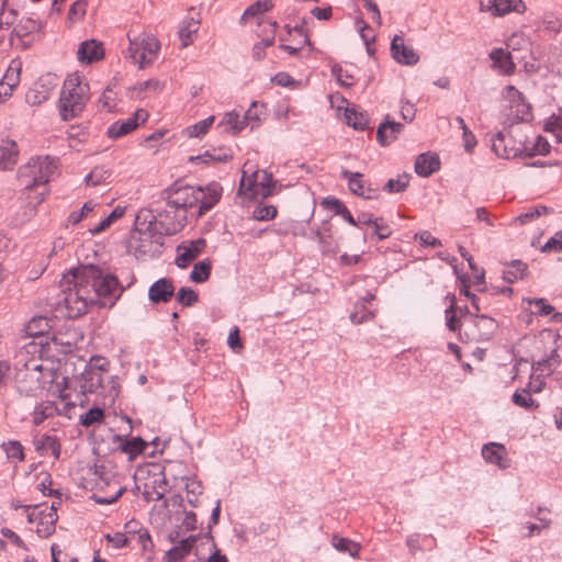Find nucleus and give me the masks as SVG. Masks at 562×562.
<instances>
[{"mask_svg":"<svg viewBox=\"0 0 562 562\" xmlns=\"http://www.w3.org/2000/svg\"><path fill=\"white\" fill-rule=\"evenodd\" d=\"M36 345H29L21 348L14 358L15 384L20 394L35 396L46 383H52L54 373L43 366L40 357H36Z\"/></svg>","mask_w":562,"mask_h":562,"instance_id":"1","label":"nucleus"},{"mask_svg":"<svg viewBox=\"0 0 562 562\" xmlns=\"http://www.w3.org/2000/svg\"><path fill=\"white\" fill-rule=\"evenodd\" d=\"M222 191L217 182H211L205 188L175 182L164 191V199L175 209L198 207L196 216L200 217L220 201Z\"/></svg>","mask_w":562,"mask_h":562,"instance_id":"2","label":"nucleus"},{"mask_svg":"<svg viewBox=\"0 0 562 562\" xmlns=\"http://www.w3.org/2000/svg\"><path fill=\"white\" fill-rule=\"evenodd\" d=\"M60 293L56 301V308L65 317L77 318L85 314L89 304L94 302L90 284L86 283L81 270H76L64 278Z\"/></svg>","mask_w":562,"mask_h":562,"instance_id":"3","label":"nucleus"},{"mask_svg":"<svg viewBox=\"0 0 562 562\" xmlns=\"http://www.w3.org/2000/svg\"><path fill=\"white\" fill-rule=\"evenodd\" d=\"M89 99V85L78 74H70L64 81L59 98V112L64 121L79 115Z\"/></svg>","mask_w":562,"mask_h":562,"instance_id":"4","label":"nucleus"},{"mask_svg":"<svg viewBox=\"0 0 562 562\" xmlns=\"http://www.w3.org/2000/svg\"><path fill=\"white\" fill-rule=\"evenodd\" d=\"M57 169V161L49 156L35 157L18 171V179L24 187L25 193L38 192L37 189L42 187L45 192V184L49 181L50 176Z\"/></svg>","mask_w":562,"mask_h":562,"instance_id":"5","label":"nucleus"},{"mask_svg":"<svg viewBox=\"0 0 562 562\" xmlns=\"http://www.w3.org/2000/svg\"><path fill=\"white\" fill-rule=\"evenodd\" d=\"M80 270L82 276H85L86 283L90 284L94 300L100 297L113 301L121 295L123 289L120 286L119 280L115 276L111 273H103L94 266H87Z\"/></svg>","mask_w":562,"mask_h":562,"instance_id":"6","label":"nucleus"},{"mask_svg":"<svg viewBox=\"0 0 562 562\" xmlns=\"http://www.w3.org/2000/svg\"><path fill=\"white\" fill-rule=\"evenodd\" d=\"M528 148L527 135L520 130H503L492 138V149L501 158L522 156Z\"/></svg>","mask_w":562,"mask_h":562,"instance_id":"7","label":"nucleus"},{"mask_svg":"<svg viewBox=\"0 0 562 562\" xmlns=\"http://www.w3.org/2000/svg\"><path fill=\"white\" fill-rule=\"evenodd\" d=\"M465 312L462 321L464 340L474 342L491 340L498 327L497 322L484 314L470 313L468 307Z\"/></svg>","mask_w":562,"mask_h":562,"instance_id":"8","label":"nucleus"},{"mask_svg":"<svg viewBox=\"0 0 562 562\" xmlns=\"http://www.w3.org/2000/svg\"><path fill=\"white\" fill-rule=\"evenodd\" d=\"M248 164L244 165L243 176L240 179L239 191H244L249 196L268 198L272 194V173L266 170L252 171L248 175Z\"/></svg>","mask_w":562,"mask_h":562,"instance_id":"9","label":"nucleus"},{"mask_svg":"<svg viewBox=\"0 0 562 562\" xmlns=\"http://www.w3.org/2000/svg\"><path fill=\"white\" fill-rule=\"evenodd\" d=\"M159 42L153 35H143L130 41V57L139 68H144L156 58L159 50Z\"/></svg>","mask_w":562,"mask_h":562,"instance_id":"10","label":"nucleus"},{"mask_svg":"<svg viewBox=\"0 0 562 562\" xmlns=\"http://www.w3.org/2000/svg\"><path fill=\"white\" fill-rule=\"evenodd\" d=\"M482 11L491 12L494 16H504L512 12L521 14L526 11L522 0H480Z\"/></svg>","mask_w":562,"mask_h":562,"instance_id":"11","label":"nucleus"},{"mask_svg":"<svg viewBox=\"0 0 562 562\" xmlns=\"http://www.w3.org/2000/svg\"><path fill=\"white\" fill-rule=\"evenodd\" d=\"M148 119V113L144 109L137 110L131 117L124 121H117L109 126L108 136L110 138H119L132 133L138 127L140 123H145Z\"/></svg>","mask_w":562,"mask_h":562,"instance_id":"12","label":"nucleus"},{"mask_svg":"<svg viewBox=\"0 0 562 562\" xmlns=\"http://www.w3.org/2000/svg\"><path fill=\"white\" fill-rule=\"evenodd\" d=\"M503 95L512 109L515 120L526 121L530 116V105L526 102L522 93L514 86H507Z\"/></svg>","mask_w":562,"mask_h":562,"instance_id":"13","label":"nucleus"},{"mask_svg":"<svg viewBox=\"0 0 562 562\" xmlns=\"http://www.w3.org/2000/svg\"><path fill=\"white\" fill-rule=\"evenodd\" d=\"M56 87L54 78L46 76L40 78L25 94V101L31 106H37L47 101L53 89Z\"/></svg>","mask_w":562,"mask_h":562,"instance_id":"14","label":"nucleus"},{"mask_svg":"<svg viewBox=\"0 0 562 562\" xmlns=\"http://www.w3.org/2000/svg\"><path fill=\"white\" fill-rule=\"evenodd\" d=\"M181 465L180 463L170 462L167 467L164 468V472L171 471L175 467ZM149 485L146 484V490L144 492V497L146 501H160L168 492V483L165 476V473H160L158 475H154Z\"/></svg>","mask_w":562,"mask_h":562,"instance_id":"15","label":"nucleus"},{"mask_svg":"<svg viewBox=\"0 0 562 562\" xmlns=\"http://www.w3.org/2000/svg\"><path fill=\"white\" fill-rule=\"evenodd\" d=\"M392 57L398 63L413 66L418 63L419 55L409 46L404 44V40L395 35L391 42Z\"/></svg>","mask_w":562,"mask_h":562,"instance_id":"16","label":"nucleus"},{"mask_svg":"<svg viewBox=\"0 0 562 562\" xmlns=\"http://www.w3.org/2000/svg\"><path fill=\"white\" fill-rule=\"evenodd\" d=\"M205 245L206 243L202 238L179 245L177 248L178 256L176 258V265L179 268H186L203 251Z\"/></svg>","mask_w":562,"mask_h":562,"instance_id":"17","label":"nucleus"},{"mask_svg":"<svg viewBox=\"0 0 562 562\" xmlns=\"http://www.w3.org/2000/svg\"><path fill=\"white\" fill-rule=\"evenodd\" d=\"M175 295V285L170 279L161 278L154 282L148 290L149 300L157 303H167Z\"/></svg>","mask_w":562,"mask_h":562,"instance_id":"18","label":"nucleus"},{"mask_svg":"<svg viewBox=\"0 0 562 562\" xmlns=\"http://www.w3.org/2000/svg\"><path fill=\"white\" fill-rule=\"evenodd\" d=\"M104 372L102 368H88L81 374V392L82 393H98L104 389L103 386Z\"/></svg>","mask_w":562,"mask_h":562,"instance_id":"19","label":"nucleus"},{"mask_svg":"<svg viewBox=\"0 0 562 562\" xmlns=\"http://www.w3.org/2000/svg\"><path fill=\"white\" fill-rule=\"evenodd\" d=\"M104 55L103 46L95 40H89L80 44L77 56L79 61L91 64L101 59Z\"/></svg>","mask_w":562,"mask_h":562,"instance_id":"20","label":"nucleus"},{"mask_svg":"<svg viewBox=\"0 0 562 562\" xmlns=\"http://www.w3.org/2000/svg\"><path fill=\"white\" fill-rule=\"evenodd\" d=\"M403 128V124L391 121L390 116L386 115L384 122H382L376 131V139L382 146L390 145L394 142Z\"/></svg>","mask_w":562,"mask_h":562,"instance_id":"21","label":"nucleus"},{"mask_svg":"<svg viewBox=\"0 0 562 562\" xmlns=\"http://www.w3.org/2000/svg\"><path fill=\"white\" fill-rule=\"evenodd\" d=\"M38 522L36 532L41 538H47L54 533L58 515L55 513L54 507L38 512Z\"/></svg>","mask_w":562,"mask_h":562,"instance_id":"22","label":"nucleus"},{"mask_svg":"<svg viewBox=\"0 0 562 562\" xmlns=\"http://www.w3.org/2000/svg\"><path fill=\"white\" fill-rule=\"evenodd\" d=\"M506 449L499 443H487L482 448L483 458L490 462L498 465L501 469L508 467V459L506 458Z\"/></svg>","mask_w":562,"mask_h":562,"instance_id":"23","label":"nucleus"},{"mask_svg":"<svg viewBox=\"0 0 562 562\" xmlns=\"http://www.w3.org/2000/svg\"><path fill=\"white\" fill-rule=\"evenodd\" d=\"M34 447L41 456L50 452L56 460L60 457V442L56 436L46 434L37 436L34 439Z\"/></svg>","mask_w":562,"mask_h":562,"instance_id":"24","label":"nucleus"},{"mask_svg":"<svg viewBox=\"0 0 562 562\" xmlns=\"http://www.w3.org/2000/svg\"><path fill=\"white\" fill-rule=\"evenodd\" d=\"M440 168V160L436 154H420L415 161V171L420 177H429Z\"/></svg>","mask_w":562,"mask_h":562,"instance_id":"25","label":"nucleus"},{"mask_svg":"<svg viewBox=\"0 0 562 562\" xmlns=\"http://www.w3.org/2000/svg\"><path fill=\"white\" fill-rule=\"evenodd\" d=\"M200 26V20L193 16H186L179 25V37L181 40L182 47H187L193 43L195 34Z\"/></svg>","mask_w":562,"mask_h":562,"instance_id":"26","label":"nucleus"},{"mask_svg":"<svg viewBox=\"0 0 562 562\" xmlns=\"http://www.w3.org/2000/svg\"><path fill=\"white\" fill-rule=\"evenodd\" d=\"M19 151L15 142H5L0 146V169L10 170L18 162Z\"/></svg>","mask_w":562,"mask_h":562,"instance_id":"27","label":"nucleus"},{"mask_svg":"<svg viewBox=\"0 0 562 562\" xmlns=\"http://www.w3.org/2000/svg\"><path fill=\"white\" fill-rule=\"evenodd\" d=\"M194 541L195 538L192 536L182 539L178 546H175L166 553L164 562L181 561L191 551Z\"/></svg>","mask_w":562,"mask_h":562,"instance_id":"28","label":"nucleus"},{"mask_svg":"<svg viewBox=\"0 0 562 562\" xmlns=\"http://www.w3.org/2000/svg\"><path fill=\"white\" fill-rule=\"evenodd\" d=\"M491 59L496 68H498L504 75H510L515 70V64L512 60L509 53L502 48H496L491 53Z\"/></svg>","mask_w":562,"mask_h":562,"instance_id":"29","label":"nucleus"},{"mask_svg":"<svg viewBox=\"0 0 562 562\" xmlns=\"http://www.w3.org/2000/svg\"><path fill=\"white\" fill-rule=\"evenodd\" d=\"M257 24L258 29L256 33L259 37H261L263 47L272 45L278 27L277 22L259 18Z\"/></svg>","mask_w":562,"mask_h":562,"instance_id":"30","label":"nucleus"},{"mask_svg":"<svg viewBox=\"0 0 562 562\" xmlns=\"http://www.w3.org/2000/svg\"><path fill=\"white\" fill-rule=\"evenodd\" d=\"M341 177L348 181L349 189L352 193L359 196H363L366 199L372 198L370 194H367L364 190V182L362 180V175L360 172L342 170Z\"/></svg>","mask_w":562,"mask_h":562,"instance_id":"31","label":"nucleus"},{"mask_svg":"<svg viewBox=\"0 0 562 562\" xmlns=\"http://www.w3.org/2000/svg\"><path fill=\"white\" fill-rule=\"evenodd\" d=\"M528 272V266L520 260H513L507 268L503 271V279L507 283H514L517 280L524 279Z\"/></svg>","mask_w":562,"mask_h":562,"instance_id":"32","label":"nucleus"},{"mask_svg":"<svg viewBox=\"0 0 562 562\" xmlns=\"http://www.w3.org/2000/svg\"><path fill=\"white\" fill-rule=\"evenodd\" d=\"M265 114V106L262 104L259 105L258 102L254 101L243 116L245 126H249L250 130H254L259 125Z\"/></svg>","mask_w":562,"mask_h":562,"instance_id":"33","label":"nucleus"},{"mask_svg":"<svg viewBox=\"0 0 562 562\" xmlns=\"http://www.w3.org/2000/svg\"><path fill=\"white\" fill-rule=\"evenodd\" d=\"M316 237L321 245V250L324 255H335L338 251V241L329 229L317 232Z\"/></svg>","mask_w":562,"mask_h":562,"instance_id":"34","label":"nucleus"},{"mask_svg":"<svg viewBox=\"0 0 562 562\" xmlns=\"http://www.w3.org/2000/svg\"><path fill=\"white\" fill-rule=\"evenodd\" d=\"M31 194L32 193H26V199L29 202L23 206V216L21 218V223H25L35 216L37 212L36 206L44 201L46 192H36L34 196Z\"/></svg>","mask_w":562,"mask_h":562,"instance_id":"35","label":"nucleus"},{"mask_svg":"<svg viewBox=\"0 0 562 562\" xmlns=\"http://www.w3.org/2000/svg\"><path fill=\"white\" fill-rule=\"evenodd\" d=\"M347 124L355 130L364 131L368 127L369 119L363 112L357 111L355 108H347L345 111Z\"/></svg>","mask_w":562,"mask_h":562,"instance_id":"36","label":"nucleus"},{"mask_svg":"<svg viewBox=\"0 0 562 562\" xmlns=\"http://www.w3.org/2000/svg\"><path fill=\"white\" fill-rule=\"evenodd\" d=\"M112 176V171L104 166L94 167L86 177V183L90 187H97L106 183Z\"/></svg>","mask_w":562,"mask_h":562,"instance_id":"37","label":"nucleus"},{"mask_svg":"<svg viewBox=\"0 0 562 562\" xmlns=\"http://www.w3.org/2000/svg\"><path fill=\"white\" fill-rule=\"evenodd\" d=\"M331 544L337 551L348 553L352 558L357 557L360 551V546L358 543L337 535L333 536Z\"/></svg>","mask_w":562,"mask_h":562,"instance_id":"38","label":"nucleus"},{"mask_svg":"<svg viewBox=\"0 0 562 562\" xmlns=\"http://www.w3.org/2000/svg\"><path fill=\"white\" fill-rule=\"evenodd\" d=\"M146 448V442L140 437H133L127 439L122 446V452L128 456L131 460L143 453Z\"/></svg>","mask_w":562,"mask_h":562,"instance_id":"39","label":"nucleus"},{"mask_svg":"<svg viewBox=\"0 0 562 562\" xmlns=\"http://www.w3.org/2000/svg\"><path fill=\"white\" fill-rule=\"evenodd\" d=\"M211 268L212 265L209 259L195 263L193 270L190 273V279L196 283L206 281L210 278Z\"/></svg>","mask_w":562,"mask_h":562,"instance_id":"40","label":"nucleus"},{"mask_svg":"<svg viewBox=\"0 0 562 562\" xmlns=\"http://www.w3.org/2000/svg\"><path fill=\"white\" fill-rule=\"evenodd\" d=\"M550 153V144L548 140L538 135L536 136L535 143L531 145L530 142H528V148H526V151H524L522 156H535V155H548Z\"/></svg>","mask_w":562,"mask_h":562,"instance_id":"41","label":"nucleus"},{"mask_svg":"<svg viewBox=\"0 0 562 562\" xmlns=\"http://www.w3.org/2000/svg\"><path fill=\"white\" fill-rule=\"evenodd\" d=\"M97 206L98 203L93 201L86 202L79 211H74L69 214L67 217V224L72 226L79 224L85 217L88 216L89 213L93 212Z\"/></svg>","mask_w":562,"mask_h":562,"instance_id":"42","label":"nucleus"},{"mask_svg":"<svg viewBox=\"0 0 562 562\" xmlns=\"http://www.w3.org/2000/svg\"><path fill=\"white\" fill-rule=\"evenodd\" d=\"M549 212V209L544 205L536 206L529 209L527 212L521 213L517 217L513 220V224H520L525 225L527 223H530L531 221L538 218L542 214H547Z\"/></svg>","mask_w":562,"mask_h":562,"instance_id":"43","label":"nucleus"},{"mask_svg":"<svg viewBox=\"0 0 562 562\" xmlns=\"http://www.w3.org/2000/svg\"><path fill=\"white\" fill-rule=\"evenodd\" d=\"M446 314V324L449 330L453 333H459L460 339L464 340L463 336V326L462 322L458 319V317L454 314V303H452L445 312Z\"/></svg>","mask_w":562,"mask_h":562,"instance_id":"44","label":"nucleus"},{"mask_svg":"<svg viewBox=\"0 0 562 562\" xmlns=\"http://www.w3.org/2000/svg\"><path fill=\"white\" fill-rule=\"evenodd\" d=\"M213 122H214V116H209V117L187 127L186 134L189 137H201L207 133V131L211 127V125L213 124Z\"/></svg>","mask_w":562,"mask_h":562,"instance_id":"45","label":"nucleus"},{"mask_svg":"<svg viewBox=\"0 0 562 562\" xmlns=\"http://www.w3.org/2000/svg\"><path fill=\"white\" fill-rule=\"evenodd\" d=\"M186 494L188 503L196 507L199 502V496L202 494V485L200 482L195 480H188L186 483Z\"/></svg>","mask_w":562,"mask_h":562,"instance_id":"46","label":"nucleus"},{"mask_svg":"<svg viewBox=\"0 0 562 562\" xmlns=\"http://www.w3.org/2000/svg\"><path fill=\"white\" fill-rule=\"evenodd\" d=\"M409 179H411L409 175H401L395 179H390L385 183L384 190L390 193L402 192L408 187Z\"/></svg>","mask_w":562,"mask_h":562,"instance_id":"47","label":"nucleus"},{"mask_svg":"<svg viewBox=\"0 0 562 562\" xmlns=\"http://www.w3.org/2000/svg\"><path fill=\"white\" fill-rule=\"evenodd\" d=\"M103 418V409L99 407H92L85 415H81L80 423L85 427H90L97 423H101Z\"/></svg>","mask_w":562,"mask_h":562,"instance_id":"48","label":"nucleus"},{"mask_svg":"<svg viewBox=\"0 0 562 562\" xmlns=\"http://www.w3.org/2000/svg\"><path fill=\"white\" fill-rule=\"evenodd\" d=\"M272 7L270 1H257L249 5L243 14V20L247 21L250 18H256L257 15L268 11Z\"/></svg>","mask_w":562,"mask_h":562,"instance_id":"49","label":"nucleus"},{"mask_svg":"<svg viewBox=\"0 0 562 562\" xmlns=\"http://www.w3.org/2000/svg\"><path fill=\"white\" fill-rule=\"evenodd\" d=\"M21 68L20 64L14 65V61L7 69L1 82L15 89L20 82Z\"/></svg>","mask_w":562,"mask_h":562,"instance_id":"50","label":"nucleus"},{"mask_svg":"<svg viewBox=\"0 0 562 562\" xmlns=\"http://www.w3.org/2000/svg\"><path fill=\"white\" fill-rule=\"evenodd\" d=\"M199 300L198 293L191 288H181L177 293V301L183 306H191Z\"/></svg>","mask_w":562,"mask_h":562,"instance_id":"51","label":"nucleus"},{"mask_svg":"<svg viewBox=\"0 0 562 562\" xmlns=\"http://www.w3.org/2000/svg\"><path fill=\"white\" fill-rule=\"evenodd\" d=\"M513 402L517 405V406H520V407H524V408H531L533 406H537L536 405V402L535 400L531 397L529 391L527 390H520V391H516L513 395Z\"/></svg>","mask_w":562,"mask_h":562,"instance_id":"52","label":"nucleus"},{"mask_svg":"<svg viewBox=\"0 0 562 562\" xmlns=\"http://www.w3.org/2000/svg\"><path fill=\"white\" fill-rule=\"evenodd\" d=\"M277 207L273 205H259L254 210L252 216L257 221H269L277 216Z\"/></svg>","mask_w":562,"mask_h":562,"instance_id":"53","label":"nucleus"},{"mask_svg":"<svg viewBox=\"0 0 562 562\" xmlns=\"http://www.w3.org/2000/svg\"><path fill=\"white\" fill-rule=\"evenodd\" d=\"M356 308H360L361 311H356L350 314V321L353 324H361L363 322H367V321L373 318V316H374L373 312L370 310H367V307L363 303H357Z\"/></svg>","mask_w":562,"mask_h":562,"instance_id":"54","label":"nucleus"},{"mask_svg":"<svg viewBox=\"0 0 562 562\" xmlns=\"http://www.w3.org/2000/svg\"><path fill=\"white\" fill-rule=\"evenodd\" d=\"M562 250V231L557 232L549 240L541 247L542 252H558Z\"/></svg>","mask_w":562,"mask_h":562,"instance_id":"55","label":"nucleus"},{"mask_svg":"<svg viewBox=\"0 0 562 562\" xmlns=\"http://www.w3.org/2000/svg\"><path fill=\"white\" fill-rule=\"evenodd\" d=\"M226 125H228L234 134L239 133L243 131L246 126L244 123V120L239 117V115L235 112L227 113L225 115V119L223 121Z\"/></svg>","mask_w":562,"mask_h":562,"instance_id":"56","label":"nucleus"},{"mask_svg":"<svg viewBox=\"0 0 562 562\" xmlns=\"http://www.w3.org/2000/svg\"><path fill=\"white\" fill-rule=\"evenodd\" d=\"M87 2L85 0H78L74 2L69 9L68 18L71 21L81 19L86 13Z\"/></svg>","mask_w":562,"mask_h":562,"instance_id":"57","label":"nucleus"},{"mask_svg":"<svg viewBox=\"0 0 562 562\" xmlns=\"http://www.w3.org/2000/svg\"><path fill=\"white\" fill-rule=\"evenodd\" d=\"M4 449L8 458L18 459L19 461L24 459L23 447L19 441H9Z\"/></svg>","mask_w":562,"mask_h":562,"instance_id":"58","label":"nucleus"},{"mask_svg":"<svg viewBox=\"0 0 562 562\" xmlns=\"http://www.w3.org/2000/svg\"><path fill=\"white\" fill-rule=\"evenodd\" d=\"M186 223L187 216L182 215L177 222L168 224L167 226L164 225V222H160L159 225L164 229V233L166 235L171 236L181 231L184 227Z\"/></svg>","mask_w":562,"mask_h":562,"instance_id":"59","label":"nucleus"},{"mask_svg":"<svg viewBox=\"0 0 562 562\" xmlns=\"http://www.w3.org/2000/svg\"><path fill=\"white\" fill-rule=\"evenodd\" d=\"M423 246L438 247L441 246V240L434 237L428 231H423L415 235Z\"/></svg>","mask_w":562,"mask_h":562,"instance_id":"60","label":"nucleus"},{"mask_svg":"<svg viewBox=\"0 0 562 562\" xmlns=\"http://www.w3.org/2000/svg\"><path fill=\"white\" fill-rule=\"evenodd\" d=\"M333 74L340 86L350 87L353 85L352 76H350L347 71H344L341 67H333Z\"/></svg>","mask_w":562,"mask_h":562,"instance_id":"61","label":"nucleus"},{"mask_svg":"<svg viewBox=\"0 0 562 562\" xmlns=\"http://www.w3.org/2000/svg\"><path fill=\"white\" fill-rule=\"evenodd\" d=\"M231 158H232V154H229L227 151L224 154H218V155L212 154L210 151H205L203 155L198 156L195 159H200L203 162H209V161H226Z\"/></svg>","mask_w":562,"mask_h":562,"instance_id":"62","label":"nucleus"},{"mask_svg":"<svg viewBox=\"0 0 562 562\" xmlns=\"http://www.w3.org/2000/svg\"><path fill=\"white\" fill-rule=\"evenodd\" d=\"M104 537L117 549L126 546L127 543V538L123 532H115L114 535L106 533Z\"/></svg>","mask_w":562,"mask_h":562,"instance_id":"63","label":"nucleus"},{"mask_svg":"<svg viewBox=\"0 0 562 562\" xmlns=\"http://www.w3.org/2000/svg\"><path fill=\"white\" fill-rule=\"evenodd\" d=\"M530 303L538 307V313L542 316H547L554 311V307L548 304L544 299H535Z\"/></svg>","mask_w":562,"mask_h":562,"instance_id":"64","label":"nucleus"}]
</instances>
